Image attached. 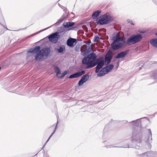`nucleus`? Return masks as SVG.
I'll return each instance as SVG.
<instances>
[{"label":"nucleus","mask_w":157,"mask_h":157,"mask_svg":"<svg viewBox=\"0 0 157 157\" xmlns=\"http://www.w3.org/2000/svg\"><path fill=\"white\" fill-rule=\"evenodd\" d=\"M78 78L76 73H75L71 75L69 77L70 79L75 78Z\"/></svg>","instance_id":"nucleus-33"},{"label":"nucleus","mask_w":157,"mask_h":157,"mask_svg":"<svg viewBox=\"0 0 157 157\" xmlns=\"http://www.w3.org/2000/svg\"><path fill=\"white\" fill-rule=\"evenodd\" d=\"M119 63H117V65H118V66H119Z\"/></svg>","instance_id":"nucleus-52"},{"label":"nucleus","mask_w":157,"mask_h":157,"mask_svg":"<svg viewBox=\"0 0 157 157\" xmlns=\"http://www.w3.org/2000/svg\"><path fill=\"white\" fill-rule=\"evenodd\" d=\"M1 25H2L3 27H4V26L3 25H2V24Z\"/></svg>","instance_id":"nucleus-60"},{"label":"nucleus","mask_w":157,"mask_h":157,"mask_svg":"<svg viewBox=\"0 0 157 157\" xmlns=\"http://www.w3.org/2000/svg\"><path fill=\"white\" fill-rule=\"evenodd\" d=\"M151 77L154 79H157V71L151 74Z\"/></svg>","instance_id":"nucleus-32"},{"label":"nucleus","mask_w":157,"mask_h":157,"mask_svg":"<svg viewBox=\"0 0 157 157\" xmlns=\"http://www.w3.org/2000/svg\"><path fill=\"white\" fill-rule=\"evenodd\" d=\"M100 39V37L98 36H95L94 38L93 41L94 42H96L98 40Z\"/></svg>","instance_id":"nucleus-36"},{"label":"nucleus","mask_w":157,"mask_h":157,"mask_svg":"<svg viewBox=\"0 0 157 157\" xmlns=\"http://www.w3.org/2000/svg\"><path fill=\"white\" fill-rule=\"evenodd\" d=\"M86 72V71L85 70H82L81 71H79L76 73L78 77H79L84 74Z\"/></svg>","instance_id":"nucleus-30"},{"label":"nucleus","mask_w":157,"mask_h":157,"mask_svg":"<svg viewBox=\"0 0 157 157\" xmlns=\"http://www.w3.org/2000/svg\"><path fill=\"white\" fill-rule=\"evenodd\" d=\"M89 73H88L83 75L78 82V86H82L84 83H85L89 79L90 77Z\"/></svg>","instance_id":"nucleus-11"},{"label":"nucleus","mask_w":157,"mask_h":157,"mask_svg":"<svg viewBox=\"0 0 157 157\" xmlns=\"http://www.w3.org/2000/svg\"><path fill=\"white\" fill-rule=\"evenodd\" d=\"M75 24V23L74 22L69 21L63 23V24L62 26L65 28H67L69 27L73 26Z\"/></svg>","instance_id":"nucleus-19"},{"label":"nucleus","mask_w":157,"mask_h":157,"mask_svg":"<svg viewBox=\"0 0 157 157\" xmlns=\"http://www.w3.org/2000/svg\"><path fill=\"white\" fill-rule=\"evenodd\" d=\"M84 56L82 60V63H86L87 61H89L91 59H95L97 57L96 54L94 52L88 53Z\"/></svg>","instance_id":"nucleus-6"},{"label":"nucleus","mask_w":157,"mask_h":157,"mask_svg":"<svg viewBox=\"0 0 157 157\" xmlns=\"http://www.w3.org/2000/svg\"><path fill=\"white\" fill-rule=\"evenodd\" d=\"M150 43L154 47L157 48V38H155L151 40Z\"/></svg>","instance_id":"nucleus-22"},{"label":"nucleus","mask_w":157,"mask_h":157,"mask_svg":"<svg viewBox=\"0 0 157 157\" xmlns=\"http://www.w3.org/2000/svg\"><path fill=\"white\" fill-rule=\"evenodd\" d=\"M101 12V10H99L94 12L92 15V18L94 20L96 19L99 17V16Z\"/></svg>","instance_id":"nucleus-17"},{"label":"nucleus","mask_w":157,"mask_h":157,"mask_svg":"<svg viewBox=\"0 0 157 157\" xmlns=\"http://www.w3.org/2000/svg\"><path fill=\"white\" fill-rule=\"evenodd\" d=\"M62 9H63V11L65 12V13H67V8L65 7H63Z\"/></svg>","instance_id":"nucleus-43"},{"label":"nucleus","mask_w":157,"mask_h":157,"mask_svg":"<svg viewBox=\"0 0 157 157\" xmlns=\"http://www.w3.org/2000/svg\"><path fill=\"white\" fill-rule=\"evenodd\" d=\"M122 44V46L124 48H125L126 46L124 45L125 44H126V41L125 40V39L124 38L122 41L121 42Z\"/></svg>","instance_id":"nucleus-34"},{"label":"nucleus","mask_w":157,"mask_h":157,"mask_svg":"<svg viewBox=\"0 0 157 157\" xmlns=\"http://www.w3.org/2000/svg\"><path fill=\"white\" fill-rule=\"evenodd\" d=\"M105 146V147H107V148H108V147H107V146Z\"/></svg>","instance_id":"nucleus-56"},{"label":"nucleus","mask_w":157,"mask_h":157,"mask_svg":"<svg viewBox=\"0 0 157 157\" xmlns=\"http://www.w3.org/2000/svg\"><path fill=\"white\" fill-rule=\"evenodd\" d=\"M111 46L114 50H117L121 48H124L122 46V44L119 42L117 40L113 41L111 44Z\"/></svg>","instance_id":"nucleus-9"},{"label":"nucleus","mask_w":157,"mask_h":157,"mask_svg":"<svg viewBox=\"0 0 157 157\" xmlns=\"http://www.w3.org/2000/svg\"><path fill=\"white\" fill-rule=\"evenodd\" d=\"M143 38L142 35L138 34L129 37L126 41V44L128 45L134 44L140 41Z\"/></svg>","instance_id":"nucleus-4"},{"label":"nucleus","mask_w":157,"mask_h":157,"mask_svg":"<svg viewBox=\"0 0 157 157\" xmlns=\"http://www.w3.org/2000/svg\"><path fill=\"white\" fill-rule=\"evenodd\" d=\"M148 133L147 137L145 140V143L147 145V147L148 149H151V144L152 143V133L150 129H148Z\"/></svg>","instance_id":"nucleus-7"},{"label":"nucleus","mask_w":157,"mask_h":157,"mask_svg":"<svg viewBox=\"0 0 157 157\" xmlns=\"http://www.w3.org/2000/svg\"><path fill=\"white\" fill-rule=\"evenodd\" d=\"M56 76H58L61 73V71L59 68L57 66H55L54 67Z\"/></svg>","instance_id":"nucleus-20"},{"label":"nucleus","mask_w":157,"mask_h":157,"mask_svg":"<svg viewBox=\"0 0 157 157\" xmlns=\"http://www.w3.org/2000/svg\"><path fill=\"white\" fill-rule=\"evenodd\" d=\"M155 35L157 36V32L155 33Z\"/></svg>","instance_id":"nucleus-51"},{"label":"nucleus","mask_w":157,"mask_h":157,"mask_svg":"<svg viewBox=\"0 0 157 157\" xmlns=\"http://www.w3.org/2000/svg\"><path fill=\"white\" fill-rule=\"evenodd\" d=\"M91 62H92L93 64V66H94V67L97 64V63H96V62L95 61H93Z\"/></svg>","instance_id":"nucleus-42"},{"label":"nucleus","mask_w":157,"mask_h":157,"mask_svg":"<svg viewBox=\"0 0 157 157\" xmlns=\"http://www.w3.org/2000/svg\"><path fill=\"white\" fill-rule=\"evenodd\" d=\"M139 68H140L139 70H140V69H141V67H140Z\"/></svg>","instance_id":"nucleus-55"},{"label":"nucleus","mask_w":157,"mask_h":157,"mask_svg":"<svg viewBox=\"0 0 157 157\" xmlns=\"http://www.w3.org/2000/svg\"><path fill=\"white\" fill-rule=\"evenodd\" d=\"M104 134H103V136H104Z\"/></svg>","instance_id":"nucleus-64"},{"label":"nucleus","mask_w":157,"mask_h":157,"mask_svg":"<svg viewBox=\"0 0 157 157\" xmlns=\"http://www.w3.org/2000/svg\"><path fill=\"white\" fill-rule=\"evenodd\" d=\"M129 49H128L124 51L120 52L117 54L116 58L118 59L124 57L129 53Z\"/></svg>","instance_id":"nucleus-13"},{"label":"nucleus","mask_w":157,"mask_h":157,"mask_svg":"<svg viewBox=\"0 0 157 157\" xmlns=\"http://www.w3.org/2000/svg\"><path fill=\"white\" fill-rule=\"evenodd\" d=\"M60 38V35L58 32H55L50 35V42L56 43Z\"/></svg>","instance_id":"nucleus-8"},{"label":"nucleus","mask_w":157,"mask_h":157,"mask_svg":"<svg viewBox=\"0 0 157 157\" xmlns=\"http://www.w3.org/2000/svg\"><path fill=\"white\" fill-rule=\"evenodd\" d=\"M124 121V122H125V123H127V122H128V121H127V120Z\"/></svg>","instance_id":"nucleus-50"},{"label":"nucleus","mask_w":157,"mask_h":157,"mask_svg":"<svg viewBox=\"0 0 157 157\" xmlns=\"http://www.w3.org/2000/svg\"><path fill=\"white\" fill-rule=\"evenodd\" d=\"M1 25H2L3 27H4V26L3 25H2V24Z\"/></svg>","instance_id":"nucleus-58"},{"label":"nucleus","mask_w":157,"mask_h":157,"mask_svg":"<svg viewBox=\"0 0 157 157\" xmlns=\"http://www.w3.org/2000/svg\"><path fill=\"white\" fill-rule=\"evenodd\" d=\"M127 22L128 23H130L132 25H134V24L133 23L132 21L129 19H128L127 20Z\"/></svg>","instance_id":"nucleus-39"},{"label":"nucleus","mask_w":157,"mask_h":157,"mask_svg":"<svg viewBox=\"0 0 157 157\" xmlns=\"http://www.w3.org/2000/svg\"><path fill=\"white\" fill-rule=\"evenodd\" d=\"M48 141H49V137H48V138L47 140L46 141V142L44 144V145L43 147L41 149H43V148L44 147V146L45 145V144H46L47 143V142Z\"/></svg>","instance_id":"nucleus-45"},{"label":"nucleus","mask_w":157,"mask_h":157,"mask_svg":"<svg viewBox=\"0 0 157 157\" xmlns=\"http://www.w3.org/2000/svg\"><path fill=\"white\" fill-rule=\"evenodd\" d=\"M49 40V35L40 40L41 41H43V43H46Z\"/></svg>","instance_id":"nucleus-31"},{"label":"nucleus","mask_w":157,"mask_h":157,"mask_svg":"<svg viewBox=\"0 0 157 157\" xmlns=\"http://www.w3.org/2000/svg\"><path fill=\"white\" fill-rule=\"evenodd\" d=\"M27 27H26L25 28H23V29H18L17 30V31H20V30H24V29H26Z\"/></svg>","instance_id":"nucleus-48"},{"label":"nucleus","mask_w":157,"mask_h":157,"mask_svg":"<svg viewBox=\"0 0 157 157\" xmlns=\"http://www.w3.org/2000/svg\"><path fill=\"white\" fill-rule=\"evenodd\" d=\"M124 38H118L117 40L119 41V42H121L123 40Z\"/></svg>","instance_id":"nucleus-41"},{"label":"nucleus","mask_w":157,"mask_h":157,"mask_svg":"<svg viewBox=\"0 0 157 157\" xmlns=\"http://www.w3.org/2000/svg\"><path fill=\"white\" fill-rule=\"evenodd\" d=\"M92 51H93V49L91 46H88L86 50L81 52V54L83 56H85L86 55Z\"/></svg>","instance_id":"nucleus-18"},{"label":"nucleus","mask_w":157,"mask_h":157,"mask_svg":"<svg viewBox=\"0 0 157 157\" xmlns=\"http://www.w3.org/2000/svg\"><path fill=\"white\" fill-rule=\"evenodd\" d=\"M157 113V111L154 113V114H155Z\"/></svg>","instance_id":"nucleus-54"},{"label":"nucleus","mask_w":157,"mask_h":157,"mask_svg":"<svg viewBox=\"0 0 157 157\" xmlns=\"http://www.w3.org/2000/svg\"><path fill=\"white\" fill-rule=\"evenodd\" d=\"M83 64H87L86 68L87 69H90L91 68L94 67V66H93V64L92 62H89V61H87L86 63H83Z\"/></svg>","instance_id":"nucleus-27"},{"label":"nucleus","mask_w":157,"mask_h":157,"mask_svg":"<svg viewBox=\"0 0 157 157\" xmlns=\"http://www.w3.org/2000/svg\"><path fill=\"white\" fill-rule=\"evenodd\" d=\"M138 32L141 34H144L145 35L146 34L147 32L146 31L142 30H139L138 31Z\"/></svg>","instance_id":"nucleus-37"},{"label":"nucleus","mask_w":157,"mask_h":157,"mask_svg":"<svg viewBox=\"0 0 157 157\" xmlns=\"http://www.w3.org/2000/svg\"><path fill=\"white\" fill-rule=\"evenodd\" d=\"M115 121L113 120V119H111V121L109 122V123L106 124L105 126V128H104L103 132L105 131L106 132L107 130L108 129V128H109V125H110V124H111V123L113 121Z\"/></svg>","instance_id":"nucleus-29"},{"label":"nucleus","mask_w":157,"mask_h":157,"mask_svg":"<svg viewBox=\"0 0 157 157\" xmlns=\"http://www.w3.org/2000/svg\"><path fill=\"white\" fill-rule=\"evenodd\" d=\"M114 66L113 64H110L102 68L97 73L98 77H102L109 72L113 68Z\"/></svg>","instance_id":"nucleus-5"},{"label":"nucleus","mask_w":157,"mask_h":157,"mask_svg":"<svg viewBox=\"0 0 157 157\" xmlns=\"http://www.w3.org/2000/svg\"><path fill=\"white\" fill-rule=\"evenodd\" d=\"M101 58H99L98 59H96V60L95 61L96 63L97 64H98L100 61L102 59Z\"/></svg>","instance_id":"nucleus-40"},{"label":"nucleus","mask_w":157,"mask_h":157,"mask_svg":"<svg viewBox=\"0 0 157 157\" xmlns=\"http://www.w3.org/2000/svg\"><path fill=\"white\" fill-rule=\"evenodd\" d=\"M7 30H8L7 28H6Z\"/></svg>","instance_id":"nucleus-62"},{"label":"nucleus","mask_w":157,"mask_h":157,"mask_svg":"<svg viewBox=\"0 0 157 157\" xmlns=\"http://www.w3.org/2000/svg\"><path fill=\"white\" fill-rule=\"evenodd\" d=\"M143 118H146L149 121V119L147 117H142L136 120L132 121L129 123H132L135 125L132 127V136L131 139V142L129 144H127L124 145V147L113 146V147H124L135 148L137 149H140L141 143H142V129L143 127L142 124L141 119Z\"/></svg>","instance_id":"nucleus-1"},{"label":"nucleus","mask_w":157,"mask_h":157,"mask_svg":"<svg viewBox=\"0 0 157 157\" xmlns=\"http://www.w3.org/2000/svg\"><path fill=\"white\" fill-rule=\"evenodd\" d=\"M140 155H146L147 157H153L155 155H157V152L155 151L154 152L153 151H147Z\"/></svg>","instance_id":"nucleus-16"},{"label":"nucleus","mask_w":157,"mask_h":157,"mask_svg":"<svg viewBox=\"0 0 157 157\" xmlns=\"http://www.w3.org/2000/svg\"><path fill=\"white\" fill-rule=\"evenodd\" d=\"M49 28V27H48V28H47L46 29H44L43 30H41L40 31H38V32H36V33H33V34L27 36L26 37V38L27 39H29V38H30V37H32V36H33L36 35L37 34L40 33V32H42V31H44V30H45L46 29H48Z\"/></svg>","instance_id":"nucleus-26"},{"label":"nucleus","mask_w":157,"mask_h":157,"mask_svg":"<svg viewBox=\"0 0 157 157\" xmlns=\"http://www.w3.org/2000/svg\"><path fill=\"white\" fill-rule=\"evenodd\" d=\"M78 41L77 39L70 37L67 40L66 44L70 48H73L77 43Z\"/></svg>","instance_id":"nucleus-10"},{"label":"nucleus","mask_w":157,"mask_h":157,"mask_svg":"<svg viewBox=\"0 0 157 157\" xmlns=\"http://www.w3.org/2000/svg\"><path fill=\"white\" fill-rule=\"evenodd\" d=\"M58 5H59V7L61 8H63L64 7L63 6L60 5L58 3Z\"/></svg>","instance_id":"nucleus-49"},{"label":"nucleus","mask_w":157,"mask_h":157,"mask_svg":"<svg viewBox=\"0 0 157 157\" xmlns=\"http://www.w3.org/2000/svg\"><path fill=\"white\" fill-rule=\"evenodd\" d=\"M78 29V26H75L74 27H73L71 28L70 29H68V30H77Z\"/></svg>","instance_id":"nucleus-35"},{"label":"nucleus","mask_w":157,"mask_h":157,"mask_svg":"<svg viewBox=\"0 0 157 157\" xmlns=\"http://www.w3.org/2000/svg\"><path fill=\"white\" fill-rule=\"evenodd\" d=\"M1 25H2L3 27H4V26L3 25H2V24Z\"/></svg>","instance_id":"nucleus-59"},{"label":"nucleus","mask_w":157,"mask_h":157,"mask_svg":"<svg viewBox=\"0 0 157 157\" xmlns=\"http://www.w3.org/2000/svg\"><path fill=\"white\" fill-rule=\"evenodd\" d=\"M40 46H36L34 48H29L27 52L31 54L36 53L35 59L36 61H40L45 59L49 55V48L45 47L40 50Z\"/></svg>","instance_id":"nucleus-2"},{"label":"nucleus","mask_w":157,"mask_h":157,"mask_svg":"<svg viewBox=\"0 0 157 157\" xmlns=\"http://www.w3.org/2000/svg\"><path fill=\"white\" fill-rule=\"evenodd\" d=\"M81 45L82 44L81 43H78L76 46L80 48Z\"/></svg>","instance_id":"nucleus-47"},{"label":"nucleus","mask_w":157,"mask_h":157,"mask_svg":"<svg viewBox=\"0 0 157 157\" xmlns=\"http://www.w3.org/2000/svg\"><path fill=\"white\" fill-rule=\"evenodd\" d=\"M91 43V42H89V43H86V45L88 46H91L90 44Z\"/></svg>","instance_id":"nucleus-46"},{"label":"nucleus","mask_w":157,"mask_h":157,"mask_svg":"<svg viewBox=\"0 0 157 157\" xmlns=\"http://www.w3.org/2000/svg\"><path fill=\"white\" fill-rule=\"evenodd\" d=\"M113 54L111 51L108 52L106 54L105 57V62L106 64L110 63L112 59Z\"/></svg>","instance_id":"nucleus-12"},{"label":"nucleus","mask_w":157,"mask_h":157,"mask_svg":"<svg viewBox=\"0 0 157 157\" xmlns=\"http://www.w3.org/2000/svg\"><path fill=\"white\" fill-rule=\"evenodd\" d=\"M104 142V143H105V141H104V142Z\"/></svg>","instance_id":"nucleus-61"},{"label":"nucleus","mask_w":157,"mask_h":157,"mask_svg":"<svg viewBox=\"0 0 157 157\" xmlns=\"http://www.w3.org/2000/svg\"><path fill=\"white\" fill-rule=\"evenodd\" d=\"M64 27L63 26L62 27H60L58 30L57 32H58L59 33V34H61L63 33H65V30L64 29Z\"/></svg>","instance_id":"nucleus-28"},{"label":"nucleus","mask_w":157,"mask_h":157,"mask_svg":"<svg viewBox=\"0 0 157 157\" xmlns=\"http://www.w3.org/2000/svg\"><path fill=\"white\" fill-rule=\"evenodd\" d=\"M80 48L79 47H77V46H76L75 48V51L77 52H78L79 51V49Z\"/></svg>","instance_id":"nucleus-44"},{"label":"nucleus","mask_w":157,"mask_h":157,"mask_svg":"<svg viewBox=\"0 0 157 157\" xmlns=\"http://www.w3.org/2000/svg\"><path fill=\"white\" fill-rule=\"evenodd\" d=\"M49 51H50V52H51V49H50V50H49Z\"/></svg>","instance_id":"nucleus-53"},{"label":"nucleus","mask_w":157,"mask_h":157,"mask_svg":"<svg viewBox=\"0 0 157 157\" xmlns=\"http://www.w3.org/2000/svg\"><path fill=\"white\" fill-rule=\"evenodd\" d=\"M118 38L117 33V32H115L112 34V37H111V40L113 41H115Z\"/></svg>","instance_id":"nucleus-23"},{"label":"nucleus","mask_w":157,"mask_h":157,"mask_svg":"<svg viewBox=\"0 0 157 157\" xmlns=\"http://www.w3.org/2000/svg\"><path fill=\"white\" fill-rule=\"evenodd\" d=\"M43 92H44V94H45V95H46V96L48 95L49 93V91H48V89H45V90H44Z\"/></svg>","instance_id":"nucleus-38"},{"label":"nucleus","mask_w":157,"mask_h":157,"mask_svg":"<svg viewBox=\"0 0 157 157\" xmlns=\"http://www.w3.org/2000/svg\"><path fill=\"white\" fill-rule=\"evenodd\" d=\"M53 126H54V125H53V126H52L51 127H52Z\"/></svg>","instance_id":"nucleus-63"},{"label":"nucleus","mask_w":157,"mask_h":157,"mask_svg":"<svg viewBox=\"0 0 157 157\" xmlns=\"http://www.w3.org/2000/svg\"><path fill=\"white\" fill-rule=\"evenodd\" d=\"M114 20L113 17L109 14H105L101 15L96 20V22L100 25H107L110 23Z\"/></svg>","instance_id":"nucleus-3"},{"label":"nucleus","mask_w":157,"mask_h":157,"mask_svg":"<svg viewBox=\"0 0 157 157\" xmlns=\"http://www.w3.org/2000/svg\"><path fill=\"white\" fill-rule=\"evenodd\" d=\"M65 19V17L63 14L61 17L54 24L56 26L59 25L61 23L63 22L64 20Z\"/></svg>","instance_id":"nucleus-21"},{"label":"nucleus","mask_w":157,"mask_h":157,"mask_svg":"<svg viewBox=\"0 0 157 157\" xmlns=\"http://www.w3.org/2000/svg\"><path fill=\"white\" fill-rule=\"evenodd\" d=\"M69 73V71L65 70L61 74L60 76H59L58 77V79H62L66 75Z\"/></svg>","instance_id":"nucleus-25"},{"label":"nucleus","mask_w":157,"mask_h":157,"mask_svg":"<svg viewBox=\"0 0 157 157\" xmlns=\"http://www.w3.org/2000/svg\"><path fill=\"white\" fill-rule=\"evenodd\" d=\"M65 46L63 45H60L54 48V50L57 53H59L63 54L65 52Z\"/></svg>","instance_id":"nucleus-14"},{"label":"nucleus","mask_w":157,"mask_h":157,"mask_svg":"<svg viewBox=\"0 0 157 157\" xmlns=\"http://www.w3.org/2000/svg\"><path fill=\"white\" fill-rule=\"evenodd\" d=\"M56 117H57V122L56 125L55 127L54 130H53L52 132L51 133V135L50 136V139L51 137L53 136V135L55 133V132L56 131V130L57 128V125H58V120L59 119V117L57 115Z\"/></svg>","instance_id":"nucleus-24"},{"label":"nucleus","mask_w":157,"mask_h":157,"mask_svg":"<svg viewBox=\"0 0 157 157\" xmlns=\"http://www.w3.org/2000/svg\"><path fill=\"white\" fill-rule=\"evenodd\" d=\"M53 25H52L49 26V27L50 28Z\"/></svg>","instance_id":"nucleus-57"},{"label":"nucleus","mask_w":157,"mask_h":157,"mask_svg":"<svg viewBox=\"0 0 157 157\" xmlns=\"http://www.w3.org/2000/svg\"><path fill=\"white\" fill-rule=\"evenodd\" d=\"M104 65V61L102 59L100 62L95 67V71L96 73H98L100 71L99 70L101 68L103 67Z\"/></svg>","instance_id":"nucleus-15"}]
</instances>
